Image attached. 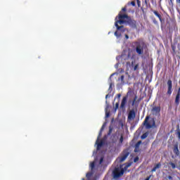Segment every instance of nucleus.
<instances>
[{
    "mask_svg": "<svg viewBox=\"0 0 180 180\" xmlns=\"http://www.w3.org/2000/svg\"><path fill=\"white\" fill-rule=\"evenodd\" d=\"M119 22V25H129V26H131V27H135L136 26V20L131 19L127 14H122V11L119 13L117 16Z\"/></svg>",
    "mask_w": 180,
    "mask_h": 180,
    "instance_id": "nucleus-1",
    "label": "nucleus"
},
{
    "mask_svg": "<svg viewBox=\"0 0 180 180\" xmlns=\"http://www.w3.org/2000/svg\"><path fill=\"white\" fill-rule=\"evenodd\" d=\"M131 167V163H125L123 165H120V167H115L112 171V176L114 179H117V178H120V176H123L124 174V171H127V169Z\"/></svg>",
    "mask_w": 180,
    "mask_h": 180,
    "instance_id": "nucleus-2",
    "label": "nucleus"
},
{
    "mask_svg": "<svg viewBox=\"0 0 180 180\" xmlns=\"http://www.w3.org/2000/svg\"><path fill=\"white\" fill-rule=\"evenodd\" d=\"M136 51L139 56H143L144 54V50L147 49V44L144 41H136Z\"/></svg>",
    "mask_w": 180,
    "mask_h": 180,
    "instance_id": "nucleus-3",
    "label": "nucleus"
},
{
    "mask_svg": "<svg viewBox=\"0 0 180 180\" xmlns=\"http://www.w3.org/2000/svg\"><path fill=\"white\" fill-rule=\"evenodd\" d=\"M130 155V152H129V149H125L121 153L120 157L118 158L119 162H124L126 161V159Z\"/></svg>",
    "mask_w": 180,
    "mask_h": 180,
    "instance_id": "nucleus-4",
    "label": "nucleus"
},
{
    "mask_svg": "<svg viewBox=\"0 0 180 180\" xmlns=\"http://www.w3.org/2000/svg\"><path fill=\"white\" fill-rule=\"evenodd\" d=\"M119 18H117V17L115 18V26L117 28V30H118L119 32H120L121 33H124V32H129V30H127V28L124 27V26L119 25Z\"/></svg>",
    "mask_w": 180,
    "mask_h": 180,
    "instance_id": "nucleus-5",
    "label": "nucleus"
},
{
    "mask_svg": "<svg viewBox=\"0 0 180 180\" xmlns=\"http://www.w3.org/2000/svg\"><path fill=\"white\" fill-rule=\"evenodd\" d=\"M167 91L166 92V95H167V96H171V95H172V80L169 79L167 82Z\"/></svg>",
    "mask_w": 180,
    "mask_h": 180,
    "instance_id": "nucleus-6",
    "label": "nucleus"
},
{
    "mask_svg": "<svg viewBox=\"0 0 180 180\" xmlns=\"http://www.w3.org/2000/svg\"><path fill=\"white\" fill-rule=\"evenodd\" d=\"M129 98L128 96H125L122 98V100L121 101L120 104V109H126V105L127 104V98Z\"/></svg>",
    "mask_w": 180,
    "mask_h": 180,
    "instance_id": "nucleus-7",
    "label": "nucleus"
},
{
    "mask_svg": "<svg viewBox=\"0 0 180 180\" xmlns=\"http://www.w3.org/2000/svg\"><path fill=\"white\" fill-rule=\"evenodd\" d=\"M150 116H146L143 123V126H146V129H151V127H153V126H151V124L148 122Z\"/></svg>",
    "mask_w": 180,
    "mask_h": 180,
    "instance_id": "nucleus-8",
    "label": "nucleus"
},
{
    "mask_svg": "<svg viewBox=\"0 0 180 180\" xmlns=\"http://www.w3.org/2000/svg\"><path fill=\"white\" fill-rule=\"evenodd\" d=\"M136 118V112L134 110H131L128 114V120H134Z\"/></svg>",
    "mask_w": 180,
    "mask_h": 180,
    "instance_id": "nucleus-9",
    "label": "nucleus"
},
{
    "mask_svg": "<svg viewBox=\"0 0 180 180\" xmlns=\"http://www.w3.org/2000/svg\"><path fill=\"white\" fill-rule=\"evenodd\" d=\"M99 140L97 139L96 141V144H97V150H101V148L102 147V146H103V144H105V141H103V140L100 141V142H98Z\"/></svg>",
    "mask_w": 180,
    "mask_h": 180,
    "instance_id": "nucleus-10",
    "label": "nucleus"
},
{
    "mask_svg": "<svg viewBox=\"0 0 180 180\" xmlns=\"http://www.w3.org/2000/svg\"><path fill=\"white\" fill-rule=\"evenodd\" d=\"M153 12L154 15H155L157 18H158V19L160 20V22L162 23V17L161 16V14L158 13V11H153Z\"/></svg>",
    "mask_w": 180,
    "mask_h": 180,
    "instance_id": "nucleus-11",
    "label": "nucleus"
},
{
    "mask_svg": "<svg viewBox=\"0 0 180 180\" xmlns=\"http://www.w3.org/2000/svg\"><path fill=\"white\" fill-rule=\"evenodd\" d=\"M141 144V141H138L135 144V149H134V153H139V150L140 148V145Z\"/></svg>",
    "mask_w": 180,
    "mask_h": 180,
    "instance_id": "nucleus-12",
    "label": "nucleus"
},
{
    "mask_svg": "<svg viewBox=\"0 0 180 180\" xmlns=\"http://www.w3.org/2000/svg\"><path fill=\"white\" fill-rule=\"evenodd\" d=\"M139 102H140V100H139ZM139 102H137V96H135L131 103V106H139Z\"/></svg>",
    "mask_w": 180,
    "mask_h": 180,
    "instance_id": "nucleus-13",
    "label": "nucleus"
},
{
    "mask_svg": "<svg viewBox=\"0 0 180 180\" xmlns=\"http://www.w3.org/2000/svg\"><path fill=\"white\" fill-rule=\"evenodd\" d=\"M173 153H174L176 155H179V149L178 148V144L174 145Z\"/></svg>",
    "mask_w": 180,
    "mask_h": 180,
    "instance_id": "nucleus-14",
    "label": "nucleus"
},
{
    "mask_svg": "<svg viewBox=\"0 0 180 180\" xmlns=\"http://www.w3.org/2000/svg\"><path fill=\"white\" fill-rule=\"evenodd\" d=\"M180 95L176 94L174 100L176 106H179Z\"/></svg>",
    "mask_w": 180,
    "mask_h": 180,
    "instance_id": "nucleus-15",
    "label": "nucleus"
},
{
    "mask_svg": "<svg viewBox=\"0 0 180 180\" xmlns=\"http://www.w3.org/2000/svg\"><path fill=\"white\" fill-rule=\"evenodd\" d=\"M158 168H161V163H158L151 170V172H155Z\"/></svg>",
    "mask_w": 180,
    "mask_h": 180,
    "instance_id": "nucleus-16",
    "label": "nucleus"
},
{
    "mask_svg": "<svg viewBox=\"0 0 180 180\" xmlns=\"http://www.w3.org/2000/svg\"><path fill=\"white\" fill-rule=\"evenodd\" d=\"M153 112H155V113H160L161 112V108L159 106H155L153 108Z\"/></svg>",
    "mask_w": 180,
    "mask_h": 180,
    "instance_id": "nucleus-17",
    "label": "nucleus"
},
{
    "mask_svg": "<svg viewBox=\"0 0 180 180\" xmlns=\"http://www.w3.org/2000/svg\"><path fill=\"white\" fill-rule=\"evenodd\" d=\"M119 81H121V84L124 85V75H122L120 79H118Z\"/></svg>",
    "mask_w": 180,
    "mask_h": 180,
    "instance_id": "nucleus-18",
    "label": "nucleus"
},
{
    "mask_svg": "<svg viewBox=\"0 0 180 180\" xmlns=\"http://www.w3.org/2000/svg\"><path fill=\"white\" fill-rule=\"evenodd\" d=\"M86 176L87 179H90L91 176H92V172L86 173Z\"/></svg>",
    "mask_w": 180,
    "mask_h": 180,
    "instance_id": "nucleus-19",
    "label": "nucleus"
},
{
    "mask_svg": "<svg viewBox=\"0 0 180 180\" xmlns=\"http://www.w3.org/2000/svg\"><path fill=\"white\" fill-rule=\"evenodd\" d=\"M114 34H115V36H116V37H120L122 36V34H119V32H117V31H115Z\"/></svg>",
    "mask_w": 180,
    "mask_h": 180,
    "instance_id": "nucleus-20",
    "label": "nucleus"
},
{
    "mask_svg": "<svg viewBox=\"0 0 180 180\" xmlns=\"http://www.w3.org/2000/svg\"><path fill=\"white\" fill-rule=\"evenodd\" d=\"M147 136H148V135L147 134V133L143 134L141 136L142 140H144V139H147Z\"/></svg>",
    "mask_w": 180,
    "mask_h": 180,
    "instance_id": "nucleus-21",
    "label": "nucleus"
},
{
    "mask_svg": "<svg viewBox=\"0 0 180 180\" xmlns=\"http://www.w3.org/2000/svg\"><path fill=\"white\" fill-rule=\"evenodd\" d=\"M129 58H133V56H131V52L128 53L127 60H129Z\"/></svg>",
    "mask_w": 180,
    "mask_h": 180,
    "instance_id": "nucleus-22",
    "label": "nucleus"
},
{
    "mask_svg": "<svg viewBox=\"0 0 180 180\" xmlns=\"http://www.w3.org/2000/svg\"><path fill=\"white\" fill-rule=\"evenodd\" d=\"M90 167L91 169H94L95 168V162H93L90 164Z\"/></svg>",
    "mask_w": 180,
    "mask_h": 180,
    "instance_id": "nucleus-23",
    "label": "nucleus"
},
{
    "mask_svg": "<svg viewBox=\"0 0 180 180\" xmlns=\"http://www.w3.org/2000/svg\"><path fill=\"white\" fill-rule=\"evenodd\" d=\"M170 165L173 169H175L176 168V166L175 165V163L171 162Z\"/></svg>",
    "mask_w": 180,
    "mask_h": 180,
    "instance_id": "nucleus-24",
    "label": "nucleus"
},
{
    "mask_svg": "<svg viewBox=\"0 0 180 180\" xmlns=\"http://www.w3.org/2000/svg\"><path fill=\"white\" fill-rule=\"evenodd\" d=\"M119 109V103H115V110H117Z\"/></svg>",
    "mask_w": 180,
    "mask_h": 180,
    "instance_id": "nucleus-25",
    "label": "nucleus"
},
{
    "mask_svg": "<svg viewBox=\"0 0 180 180\" xmlns=\"http://www.w3.org/2000/svg\"><path fill=\"white\" fill-rule=\"evenodd\" d=\"M112 131H113V129H112V127H110L108 131V135L112 134Z\"/></svg>",
    "mask_w": 180,
    "mask_h": 180,
    "instance_id": "nucleus-26",
    "label": "nucleus"
},
{
    "mask_svg": "<svg viewBox=\"0 0 180 180\" xmlns=\"http://www.w3.org/2000/svg\"><path fill=\"white\" fill-rule=\"evenodd\" d=\"M120 144L123 143V135H121V136H120Z\"/></svg>",
    "mask_w": 180,
    "mask_h": 180,
    "instance_id": "nucleus-27",
    "label": "nucleus"
},
{
    "mask_svg": "<svg viewBox=\"0 0 180 180\" xmlns=\"http://www.w3.org/2000/svg\"><path fill=\"white\" fill-rule=\"evenodd\" d=\"M101 136H102V131H100L99 133H98L97 141L99 140V138H101Z\"/></svg>",
    "mask_w": 180,
    "mask_h": 180,
    "instance_id": "nucleus-28",
    "label": "nucleus"
},
{
    "mask_svg": "<svg viewBox=\"0 0 180 180\" xmlns=\"http://www.w3.org/2000/svg\"><path fill=\"white\" fill-rule=\"evenodd\" d=\"M138 69H139V64L136 65L134 67V71H136Z\"/></svg>",
    "mask_w": 180,
    "mask_h": 180,
    "instance_id": "nucleus-29",
    "label": "nucleus"
},
{
    "mask_svg": "<svg viewBox=\"0 0 180 180\" xmlns=\"http://www.w3.org/2000/svg\"><path fill=\"white\" fill-rule=\"evenodd\" d=\"M109 116H110V112H105V117L108 118V117H109Z\"/></svg>",
    "mask_w": 180,
    "mask_h": 180,
    "instance_id": "nucleus-30",
    "label": "nucleus"
},
{
    "mask_svg": "<svg viewBox=\"0 0 180 180\" xmlns=\"http://www.w3.org/2000/svg\"><path fill=\"white\" fill-rule=\"evenodd\" d=\"M104 129H105V124H103V126L101 127V129H100V131L103 132V130H104Z\"/></svg>",
    "mask_w": 180,
    "mask_h": 180,
    "instance_id": "nucleus-31",
    "label": "nucleus"
},
{
    "mask_svg": "<svg viewBox=\"0 0 180 180\" xmlns=\"http://www.w3.org/2000/svg\"><path fill=\"white\" fill-rule=\"evenodd\" d=\"M169 5L172 6V5H174V0H169Z\"/></svg>",
    "mask_w": 180,
    "mask_h": 180,
    "instance_id": "nucleus-32",
    "label": "nucleus"
},
{
    "mask_svg": "<svg viewBox=\"0 0 180 180\" xmlns=\"http://www.w3.org/2000/svg\"><path fill=\"white\" fill-rule=\"evenodd\" d=\"M144 4H145L146 6L148 7V0H145Z\"/></svg>",
    "mask_w": 180,
    "mask_h": 180,
    "instance_id": "nucleus-33",
    "label": "nucleus"
},
{
    "mask_svg": "<svg viewBox=\"0 0 180 180\" xmlns=\"http://www.w3.org/2000/svg\"><path fill=\"white\" fill-rule=\"evenodd\" d=\"M102 162H103V157H101L100 158L99 164L101 165V164H102Z\"/></svg>",
    "mask_w": 180,
    "mask_h": 180,
    "instance_id": "nucleus-34",
    "label": "nucleus"
},
{
    "mask_svg": "<svg viewBox=\"0 0 180 180\" xmlns=\"http://www.w3.org/2000/svg\"><path fill=\"white\" fill-rule=\"evenodd\" d=\"M126 11H127V9L126 8V7H124L122 8V11H121V14H122V12H126Z\"/></svg>",
    "mask_w": 180,
    "mask_h": 180,
    "instance_id": "nucleus-35",
    "label": "nucleus"
},
{
    "mask_svg": "<svg viewBox=\"0 0 180 180\" xmlns=\"http://www.w3.org/2000/svg\"><path fill=\"white\" fill-rule=\"evenodd\" d=\"M137 161H139V157H136V158L134 159V162H137Z\"/></svg>",
    "mask_w": 180,
    "mask_h": 180,
    "instance_id": "nucleus-36",
    "label": "nucleus"
},
{
    "mask_svg": "<svg viewBox=\"0 0 180 180\" xmlns=\"http://www.w3.org/2000/svg\"><path fill=\"white\" fill-rule=\"evenodd\" d=\"M131 5H132V6H136V2L131 1Z\"/></svg>",
    "mask_w": 180,
    "mask_h": 180,
    "instance_id": "nucleus-37",
    "label": "nucleus"
},
{
    "mask_svg": "<svg viewBox=\"0 0 180 180\" xmlns=\"http://www.w3.org/2000/svg\"><path fill=\"white\" fill-rule=\"evenodd\" d=\"M172 51H173V56H174L176 54V52H175V47H172Z\"/></svg>",
    "mask_w": 180,
    "mask_h": 180,
    "instance_id": "nucleus-38",
    "label": "nucleus"
},
{
    "mask_svg": "<svg viewBox=\"0 0 180 180\" xmlns=\"http://www.w3.org/2000/svg\"><path fill=\"white\" fill-rule=\"evenodd\" d=\"M125 39L126 40H128L129 39V35L127 34H125Z\"/></svg>",
    "mask_w": 180,
    "mask_h": 180,
    "instance_id": "nucleus-39",
    "label": "nucleus"
},
{
    "mask_svg": "<svg viewBox=\"0 0 180 180\" xmlns=\"http://www.w3.org/2000/svg\"><path fill=\"white\" fill-rule=\"evenodd\" d=\"M176 95H180V87L178 89Z\"/></svg>",
    "mask_w": 180,
    "mask_h": 180,
    "instance_id": "nucleus-40",
    "label": "nucleus"
},
{
    "mask_svg": "<svg viewBox=\"0 0 180 180\" xmlns=\"http://www.w3.org/2000/svg\"><path fill=\"white\" fill-rule=\"evenodd\" d=\"M117 96L118 99H120V96H122V94H117Z\"/></svg>",
    "mask_w": 180,
    "mask_h": 180,
    "instance_id": "nucleus-41",
    "label": "nucleus"
},
{
    "mask_svg": "<svg viewBox=\"0 0 180 180\" xmlns=\"http://www.w3.org/2000/svg\"><path fill=\"white\" fill-rule=\"evenodd\" d=\"M150 178H151V176H148L145 180H150Z\"/></svg>",
    "mask_w": 180,
    "mask_h": 180,
    "instance_id": "nucleus-42",
    "label": "nucleus"
},
{
    "mask_svg": "<svg viewBox=\"0 0 180 180\" xmlns=\"http://www.w3.org/2000/svg\"><path fill=\"white\" fill-rule=\"evenodd\" d=\"M169 33H172V30L171 28L169 29Z\"/></svg>",
    "mask_w": 180,
    "mask_h": 180,
    "instance_id": "nucleus-43",
    "label": "nucleus"
},
{
    "mask_svg": "<svg viewBox=\"0 0 180 180\" xmlns=\"http://www.w3.org/2000/svg\"><path fill=\"white\" fill-rule=\"evenodd\" d=\"M167 178L168 179H170V180L172 179V177L171 176H168Z\"/></svg>",
    "mask_w": 180,
    "mask_h": 180,
    "instance_id": "nucleus-44",
    "label": "nucleus"
},
{
    "mask_svg": "<svg viewBox=\"0 0 180 180\" xmlns=\"http://www.w3.org/2000/svg\"><path fill=\"white\" fill-rule=\"evenodd\" d=\"M137 4H138V6H140V1H139V0H137Z\"/></svg>",
    "mask_w": 180,
    "mask_h": 180,
    "instance_id": "nucleus-45",
    "label": "nucleus"
},
{
    "mask_svg": "<svg viewBox=\"0 0 180 180\" xmlns=\"http://www.w3.org/2000/svg\"><path fill=\"white\" fill-rule=\"evenodd\" d=\"M178 137L180 139V131L178 132Z\"/></svg>",
    "mask_w": 180,
    "mask_h": 180,
    "instance_id": "nucleus-46",
    "label": "nucleus"
},
{
    "mask_svg": "<svg viewBox=\"0 0 180 180\" xmlns=\"http://www.w3.org/2000/svg\"><path fill=\"white\" fill-rule=\"evenodd\" d=\"M108 98H109V94H107V95L105 96V98L108 99Z\"/></svg>",
    "mask_w": 180,
    "mask_h": 180,
    "instance_id": "nucleus-47",
    "label": "nucleus"
},
{
    "mask_svg": "<svg viewBox=\"0 0 180 180\" xmlns=\"http://www.w3.org/2000/svg\"><path fill=\"white\" fill-rule=\"evenodd\" d=\"M153 22H154V23H157V21H156V20H154Z\"/></svg>",
    "mask_w": 180,
    "mask_h": 180,
    "instance_id": "nucleus-48",
    "label": "nucleus"
},
{
    "mask_svg": "<svg viewBox=\"0 0 180 180\" xmlns=\"http://www.w3.org/2000/svg\"><path fill=\"white\" fill-rule=\"evenodd\" d=\"M110 88H112V84L110 85Z\"/></svg>",
    "mask_w": 180,
    "mask_h": 180,
    "instance_id": "nucleus-49",
    "label": "nucleus"
},
{
    "mask_svg": "<svg viewBox=\"0 0 180 180\" xmlns=\"http://www.w3.org/2000/svg\"><path fill=\"white\" fill-rule=\"evenodd\" d=\"M112 75H115V73H113L112 75H111V77H112Z\"/></svg>",
    "mask_w": 180,
    "mask_h": 180,
    "instance_id": "nucleus-50",
    "label": "nucleus"
},
{
    "mask_svg": "<svg viewBox=\"0 0 180 180\" xmlns=\"http://www.w3.org/2000/svg\"><path fill=\"white\" fill-rule=\"evenodd\" d=\"M130 102H131V101H129V103H130Z\"/></svg>",
    "mask_w": 180,
    "mask_h": 180,
    "instance_id": "nucleus-51",
    "label": "nucleus"
}]
</instances>
